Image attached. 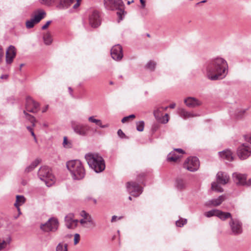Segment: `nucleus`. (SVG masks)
Masks as SVG:
<instances>
[{"instance_id":"f257e3e1","label":"nucleus","mask_w":251,"mask_h":251,"mask_svg":"<svg viewBox=\"0 0 251 251\" xmlns=\"http://www.w3.org/2000/svg\"><path fill=\"white\" fill-rule=\"evenodd\" d=\"M203 69L207 77L211 80L224 78L228 73L227 62L221 57H215L208 60L204 65Z\"/></svg>"},{"instance_id":"f03ea898","label":"nucleus","mask_w":251,"mask_h":251,"mask_svg":"<svg viewBox=\"0 0 251 251\" xmlns=\"http://www.w3.org/2000/svg\"><path fill=\"white\" fill-rule=\"evenodd\" d=\"M66 165L73 180H80L85 177V170L83 164L79 160L68 161Z\"/></svg>"},{"instance_id":"7ed1b4c3","label":"nucleus","mask_w":251,"mask_h":251,"mask_svg":"<svg viewBox=\"0 0 251 251\" xmlns=\"http://www.w3.org/2000/svg\"><path fill=\"white\" fill-rule=\"evenodd\" d=\"M85 158L90 168L96 173H100L105 169L104 160L98 154L88 153L85 155Z\"/></svg>"},{"instance_id":"20e7f679","label":"nucleus","mask_w":251,"mask_h":251,"mask_svg":"<svg viewBox=\"0 0 251 251\" xmlns=\"http://www.w3.org/2000/svg\"><path fill=\"white\" fill-rule=\"evenodd\" d=\"M104 5L105 7L111 10H117V14L119 17V21L122 20L123 16L124 15L125 5L122 0H105Z\"/></svg>"},{"instance_id":"39448f33","label":"nucleus","mask_w":251,"mask_h":251,"mask_svg":"<svg viewBox=\"0 0 251 251\" xmlns=\"http://www.w3.org/2000/svg\"><path fill=\"white\" fill-rule=\"evenodd\" d=\"M38 176L48 187L51 186L55 182V177L52 174L51 170L47 166L41 167L38 171Z\"/></svg>"},{"instance_id":"423d86ee","label":"nucleus","mask_w":251,"mask_h":251,"mask_svg":"<svg viewBox=\"0 0 251 251\" xmlns=\"http://www.w3.org/2000/svg\"><path fill=\"white\" fill-rule=\"evenodd\" d=\"M230 234L232 235H238L243 232L242 223L237 218H231L228 222Z\"/></svg>"},{"instance_id":"0eeeda50","label":"nucleus","mask_w":251,"mask_h":251,"mask_svg":"<svg viewBox=\"0 0 251 251\" xmlns=\"http://www.w3.org/2000/svg\"><path fill=\"white\" fill-rule=\"evenodd\" d=\"M58 227V221L54 218H51L48 221L40 225V229L44 232L55 231Z\"/></svg>"},{"instance_id":"6e6552de","label":"nucleus","mask_w":251,"mask_h":251,"mask_svg":"<svg viewBox=\"0 0 251 251\" xmlns=\"http://www.w3.org/2000/svg\"><path fill=\"white\" fill-rule=\"evenodd\" d=\"M71 125L72 129L76 134L82 136L87 135L89 129L88 125L82 124L75 121H71Z\"/></svg>"},{"instance_id":"1a4fd4ad","label":"nucleus","mask_w":251,"mask_h":251,"mask_svg":"<svg viewBox=\"0 0 251 251\" xmlns=\"http://www.w3.org/2000/svg\"><path fill=\"white\" fill-rule=\"evenodd\" d=\"M46 15V13L44 10H41L38 11V13L33 16L30 20L26 22V27L28 29L33 27L35 24L39 23L42 19L45 18Z\"/></svg>"},{"instance_id":"9d476101","label":"nucleus","mask_w":251,"mask_h":251,"mask_svg":"<svg viewBox=\"0 0 251 251\" xmlns=\"http://www.w3.org/2000/svg\"><path fill=\"white\" fill-rule=\"evenodd\" d=\"M183 166L190 172L196 171L200 166L199 159L197 157H189L184 162Z\"/></svg>"},{"instance_id":"9b49d317","label":"nucleus","mask_w":251,"mask_h":251,"mask_svg":"<svg viewBox=\"0 0 251 251\" xmlns=\"http://www.w3.org/2000/svg\"><path fill=\"white\" fill-rule=\"evenodd\" d=\"M126 188L128 193L133 197H137L142 193V188L135 182H127Z\"/></svg>"},{"instance_id":"f8f14e48","label":"nucleus","mask_w":251,"mask_h":251,"mask_svg":"<svg viewBox=\"0 0 251 251\" xmlns=\"http://www.w3.org/2000/svg\"><path fill=\"white\" fill-rule=\"evenodd\" d=\"M234 181L238 185L251 186V178L246 180V175L234 173L232 175Z\"/></svg>"},{"instance_id":"ddd939ff","label":"nucleus","mask_w":251,"mask_h":251,"mask_svg":"<svg viewBox=\"0 0 251 251\" xmlns=\"http://www.w3.org/2000/svg\"><path fill=\"white\" fill-rule=\"evenodd\" d=\"M251 148L246 144L240 145L237 149V153L241 160L247 159L251 155Z\"/></svg>"},{"instance_id":"4468645a","label":"nucleus","mask_w":251,"mask_h":251,"mask_svg":"<svg viewBox=\"0 0 251 251\" xmlns=\"http://www.w3.org/2000/svg\"><path fill=\"white\" fill-rule=\"evenodd\" d=\"M80 215L83 218L79 221V223L83 227H88V226H87V223H89L93 226H96V223L91 216L85 211H81L80 213Z\"/></svg>"},{"instance_id":"2eb2a0df","label":"nucleus","mask_w":251,"mask_h":251,"mask_svg":"<svg viewBox=\"0 0 251 251\" xmlns=\"http://www.w3.org/2000/svg\"><path fill=\"white\" fill-rule=\"evenodd\" d=\"M89 22L92 27H97L101 23L100 14L97 11H93L89 15Z\"/></svg>"},{"instance_id":"dca6fc26","label":"nucleus","mask_w":251,"mask_h":251,"mask_svg":"<svg viewBox=\"0 0 251 251\" xmlns=\"http://www.w3.org/2000/svg\"><path fill=\"white\" fill-rule=\"evenodd\" d=\"M39 103L35 101L30 97L26 99L25 109L31 113H36L39 110Z\"/></svg>"},{"instance_id":"f3484780","label":"nucleus","mask_w":251,"mask_h":251,"mask_svg":"<svg viewBox=\"0 0 251 251\" xmlns=\"http://www.w3.org/2000/svg\"><path fill=\"white\" fill-rule=\"evenodd\" d=\"M111 55L114 60H121L123 57L122 46L119 44L113 46L111 50Z\"/></svg>"},{"instance_id":"a211bd4d","label":"nucleus","mask_w":251,"mask_h":251,"mask_svg":"<svg viewBox=\"0 0 251 251\" xmlns=\"http://www.w3.org/2000/svg\"><path fill=\"white\" fill-rule=\"evenodd\" d=\"M66 226L68 228H74L77 225L78 220L74 219V215L73 213H69L65 218Z\"/></svg>"},{"instance_id":"6ab92c4d","label":"nucleus","mask_w":251,"mask_h":251,"mask_svg":"<svg viewBox=\"0 0 251 251\" xmlns=\"http://www.w3.org/2000/svg\"><path fill=\"white\" fill-rule=\"evenodd\" d=\"M225 200V196L221 195L218 198L211 199L206 201L204 203V205L209 207L218 206L220 205Z\"/></svg>"},{"instance_id":"aec40b11","label":"nucleus","mask_w":251,"mask_h":251,"mask_svg":"<svg viewBox=\"0 0 251 251\" xmlns=\"http://www.w3.org/2000/svg\"><path fill=\"white\" fill-rule=\"evenodd\" d=\"M16 54V49L13 46H10L6 52V62L8 64H10L15 58Z\"/></svg>"},{"instance_id":"412c9836","label":"nucleus","mask_w":251,"mask_h":251,"mask_svg":"<svg viewBox=\"0 0 251 251\" xmlns=\"http://www.w3.org/2000/svg\"><path fill=\"white\" fill-rule=\"evenodd\" d=\"M184 103L189 108H195L202 104L201 101L193 97L187 98L184 100Z\"/></svg>"},{"instance_id":"4be33fe9","label":"nucleus","mask_w":251,"mask_h":251,"mask_svg":"<svg viewBox=\"0 0 251 251\" xmlns=\"http://www.w3.org/2000/svg\"><path fill=\"white\" fill-rule=\"evenodd\" d=\"M178 114L181 118L184 119L200 116V115L199 114H196L193 112L187 111L184 108H179L178 109Z\"/></svg>"},{"instance_id":"5701e85b","label":"nucleus","mask_w":251,"mask_h":251,"mask_svg":"<svg viewBox=\"0 0 251 251\" xmlns=\"http://www.w3.org/2000/svg\"><path fill=\"white\" fill-rule=\"evenodd\" d=\"M229 179V176L225 173L219 172L217 174V180L219 184H226Z\"/></svg>"},{"instance_id":"b1692460","label":"nucleus","mask_w":251,"mask_h":251,"mask_svg":"<svg viewBox=\"0 0 251 251\" xmlns=\"http://www.w3.org/2000/svg\"><path fill=\"white\" fill-rule=\"evenodd\" d=\"M221 158L226 159L227 161H231L233 159L232 153L229 150H225L219 152Z\"/></svg>"},{"instance_id":"393cba45","label":"nucleus","mask_w":251,"mask_h":251,"mask_svg":"<svg viewBox=\"0 0 251 251\" xmlns=\"http://www.w3.org/2000/svg\"><path fill=\"white\" fill-rule=\"evenodd\" d=\"M176 187L179 190H184L186 187L185 181L181 178H177L176 180Z\"/></svg>"},{"instance_id":"a878e982","label":"nucleus","mask_w":251,"mask_h":251,"mask_svg":"<svg viewBox=\"0 0 251 251\" xmlns=\"http://www.w3.org/2000/svg\"><path fill=\"white\" fill-rule=\"evenodd\" d=\"M217 217L222 221H225L228 218H229L230 220L231 218H233L230 213L223 212L220 210L219 211Z\"/></svg>"},{"instance_id":"bb28decb","label":"nucleus","mask_w":251,"mask_h":251,"mask_svg":"<svg viewBox=\"0 0 251 251\" xmlns=\"http://www.w3.org/2000/svg\"><path fill=\"white\" fill-rule=\"evenodd\" d=\"M181 155L178 154L174 151L171 152L167 156V159L169 161L176 162Z\"/></svg>"},{"instance_id":"cd10ccee","label":"nucleus","mask_w":251,"mask_h":251,"mask_svg":"<svg viewBox=\"0 0 251 251\" xmlns=\"http://www.w3.org/2000/svg\"><path fill=\"white\" fill-rule=\"evenodd\" d=\"M25 199L23 196L17 195L16 196V202L14 203V206L17 208L18 210H20V206L25 203Z\"/></svg>"},{"instance_id":"c85d7f7f","label":"nucleus","mask_w":251,"mask_h":251,"mask_svg":"<svg viewBox=\"0 0 251 251\" xmlns=\"http://www.w3.org/2000/svg\"><path fill=\"white\" fill-rule=\"evenodd\" d=\"M40 161V160L38 159H35L28 166L26 167L25 171V172L29 173L31 172L35 168V167L37 166V165L39 164Z\"/></svg>"},{"instance_id":"c756f323","label":"nucleus","mask_w":251,"mask_h":251,"mask_svg":"<svg viewBox=\"0 0 251 251\" xmlns=\"http://www.w3.org/2000/svg\"><path fill=\"white\" fill-rule=\"evenodd\" d=\"M74 0H60L59 7L62 8H67L74 2Z\"/></svg>"},{"instance_id":"7c9ffc66","label":"nucleus","mask_w":251,"mask_h":251,"mask_svg":"<svg viewBox=\"0 0 251 251\" xmlns=\"http://www.w3.org/2000/svg\"><path fill=\"white\" fill-rule=\"evenodd\" d=\"M11 238L10 237H7L5 240H1L0 239V251L5 249L10 244Z\"/></svg>"},{"instance_id":"2f4dec72","label":"nucleus","mask_w":251,"mask_h":251,"mask_svg":"<svg viewBox=\"0 0 251 251\" xmlns=\"http://www.w3.org/2000/svg\"><path fill=\"white\" fill-rule=\"evenodd\" d=\"M56 251H68V245L63 242L59 243L56 247Z\"/></svg>"},{"instance_id":"473e14b6","label":"nucleus","mask_w":251,"mask_h":251,"mask_svg":"<svg viewBox=\"0 0 251 251\" xmlns=\"http://www.w3.org/2000/svg\"><path fill=\"white\" fill-rule=\"evenodd\" d=\"M219 210L214 209L211 210L206 212L204 213V215L208 218L216 216L217 217Z\"/></svg>"},{"instance_id":"72a5a7b5","label":"nucleus","mask_w":251,"mask_h":251,"mask_svg":"<svg viewBox=\"0 0 251 251\" xmlns=\"http://www.w3.org/2000/svg\"><path fill=\"white\" fill-rule=\"evenodd\" d=\"M211 189L218 192H223V189L216 182H213L211 184Z\"/></svg>"},{"instance_id":"f704fd0d","label":"nucleus","mask_w":251,"mask_h":251,"mask_svg":"<svg viewBox=\"0 0 251 251\" xmlns=\"http://www.w3.org/2000/svg\"><path fill=\"white\" fill-rule=\"evenodd\" d=\"M43 39L45 44L47 45H50L52 42V39L49 33L45 34L43 36Z\"/></svg>"},{"instance_id":"c9c22d12","label":"nucleus","mask_w":251,"mask_h":251,"mask_svg":"<svg viewBox=\"0 0 251 251\" xmlns=\"http://www.w3.org/2000/svg\"><path fill=\"white\" fill-rule=\"evenodd\" d=\"M156 67V63L153 61H150L146 65V68L151 71H153Z\"/></svg>"},{"instance_id":"e433bc0d","label":"nucleus","mask_w":251,"mask_h":251,"mask_svg":"<svg viewBox=\"0 0 251 251\" xmlns=\"http://www.w3.org/2000/svg\"><path fill=\"white\" fill-rule=\"evenodd\" d=\"M24 113L25 115L26 118L28 120H29L31 123L32 124V126H35V118L33 116L27 113L25 110L24 111Z\"/></svg>"},{"instance_id":"4c0bfd02","label":"nucleus","mask_w":251,"mask_h":251,"mask_svg":"<svg viewBox=\"0 0 251 251\" xmlns=\"http://www.w3.org/2000/svg\"><path fill=\"white\" fill-rule=\"evenodd\" d=\"M153 115L157 120L160 121V120H161L160 117L162 116V113L160 110V108H157L154 110Z\"/></svg>"},{"instance_id":"58836bf2","label":"nucleus","mask_w":251,"mask_h":251,"mask_svg":"<svg viewBox=\"0 0 251 251\" xmlns=\"http://www.w3.org/2000/svg\"><path fill=\"white\" fill-rule=\"evenodd\" d=\"M144 122L142 121L136 123V129L139 131H143L144 128Z\"/></svg>"},{"instance_id":"ea45409f","label":"nucleus","mask_w":251,"mask_h":251,"mask_svg":"<svg viewBox=\"0 0 251 251\" xmlns=\"http://www.w3.org/2000/svg\"><path fill=\"white\" fill-rule=\"evenodd\" d=\"M246 111H247V109H241V110H239L236 113V115H235L237 119L242 118L244 116V115L246 112Z\"/></svg>"},{"instance_id":"a19ab883","label":"nucleus","mask_w":251,"mask_h":251,"mask_svg":"<svg viewBox=\"0 0 251 251\" xmlns=\"http://www.w3.org/2000/svg\"><path fill=\"white\" fill-rule=\"evenodd\" d=\"M63 147L66 148H70L72 146L71 142L68 140L67 137L66 136H65L63 138Z\"/></svg>"},{"instance_id":"79ce46f5","label":"nucleus","mask_w":251,"mask_h":251,"mask_svg":"<svg viewBox=\"0 0 251 251\" xmlns=\"http://www.w3.org/2000/svg\"><path fill=\"white\" fill-rule=\"evenodd\" d=\"M88 121L90 122L95 123L96 125L99 126L100 125V123L101 120L96 119L94 118V116H91L88 118Z\"/></svg>"},{"instance_id":"37998d69","label":"nucleus","mask_w":251,"mask_h":251,"mask_svg":"<svg viewBox=\"0 0 251 251\" xmlns=\"http://www.w3.org/2000/svg\"><path fill=\"white\" fill-rule=\"evenodd\" d=\"M186 222H187L186 219H182V220H179L176 221V226H179V227H181L183 226H184L186 223Z\"/></svg>"},{"instance_id":"c03bdc74","label":"nucleus","mask_w":251,"mask_h":251,"mask_svg":"<svg viewBox=\"0 0 251 251\" xmlns=\"http://www.w3.org/2000/svg\"><path fill=\"white\" fill-rule=\"evenodd\" d=\"M55 0H40V1L42 4L49 5L53 2Z\"/></svg>"},{"instance_id":"a18cd8bd","label":"nucleus","mask_w":251,"mask_h":251,"mask_svg":"<svg viewBox=\"0 0 251 251\" xmlns=\"http://www.w3.org/2000/svg\"><path fill=\"white\" fill-rule=\"evenodd\" d=\"M26 128L31 133V134L33 137L35 141L36 142H37V140L36 139L35 134L34 132H33V129L30 126H27Z\"/></svg>"},{"instance_id":"49530a36","label":"nucleus","mask_w":251,"mask_h":251,"mask_svg":"<svg viewBox=\"0 0 251 251\" xmlns=\"http://www.w3.org/2000/svg\"><path fill=\"white\" fill-rule=\"evenodd\" d=\"M168 117L169 115L168 114H166L164 116H163L162 119L160 120V122L162 123L166 124L168 122Z\"/></svg>"},{"instance_id":"de8ad7c7","label":"nucleus","mask_w":251,"mask_h":251,"mask_svg":"<svg viewBox=\"0 0 251 251\" xmlns=\"http://www.w3.org/2000/svg\"><path fill=\"white\" fill-rule=\"evenodd\" d=\"M80 240V235L78 233H75L74 235V244L76 245Z\"/></svg>"},{"instance_id":"09e8293b","label":"nucleus","mask_w":251,"mask_h":251,"mask_svg":"<svg viewBox=\"0 0 251 251\" xmlns=\"http://www.w3.org/2000/svg\"><path fill=\"white\" fill-rule=\"evenodd\" d=\"M117 134H118V136L122 139L125 138L126 137L125 133L123 132V131L121 129H120L118 130Z\"/></svg>"},{"instance_id":"8fccbe9b","label":"nucleus","mask_w":251,"mask_h":251,"mask_svg":"<svg viewBox=\"0 0 251 251\" xmlns=\"http://www.w3.org/2000/svg\"><path fill=\"white\" fill-rule=\"evenodd\" d=\"M174 151L178 154H183L185 152L184 151L181 149H175Z\"/></svg>"},{"instance_id":"3c124183","label":"nucleus","mask_w":251,"mask_h":251,"mask_svg":"<svg viewBox=\"0 0 251 251\" xmlns=\"http://www.w3.org/2000/svg\"><path fill=\"white\" fill-rule=\"evenodd\" d=\"M51 23V21H49L48 22H47V23H46V24L45 25H44L42 27V29L43 30H45L46 29V28H48V26L50 25V24Z\"/></svg>"},{"instance_id":"603ef678","label":"nucleus","mask_w":251,"mask_h":251,"mask_svg":"<svg viewBox=\"0 0 251 251\" xmlns=\"http://www.w3.org/2000/svg\"><path fill=\"white\" fill-rule=\"evenodd\" d=\"M245 139L247 142H250L251 144V135L245 136Z\"/></svg>"},{"instance_id":"864d4df0","label":"nucleus","mask_w":251,"mask_h":251,"mask_svg":"<svg viewBox=\"0 0 251 251\" xmlns=\"http://www.w3.org/2000/svg\"><path fill=\"white\" fill-rule=\"evenodd\" d=\"M99 126H100L101 128H106V127H107L109 126V125L108 124H106V125H103L102 124L101 121H100V125H99Z\"/></svg>"},{"instance_id":"5fc2aeb1","label":"nucleus","mask_w":251,"mask_h":251,"mask_svg":"<svg viewBox=\"0 0 251 251\" xmlns=\"http://www.w3.org/2000/svg\"><path fill=\"white\" fill-rule=\"evenodd\" d=\"M118 218L117 216H115V215H114L112 217V218H111V222L112 223L113 222H115L117 219Z\"/></svg>"},{"instance_id":"6e6d98bb","label":"nucleus","mask_w":251,"mask_h":251,"mask_svg":"<svg viewBox=\"0 0 251 251\" xmlns=\"http://www.w3.org/2000/svg\"><path fill=\"white\" fill-rule=\"evenodd\" d=\"M8 75L6 74L2 75L0 76L1 79H6L8 78Z\"/></svg>"},{"instance_id":"4d7b16f0","label":"nucleus","mask_w":251,"mask_h":251,"mask_svg":"<svg viewBox=\"0 0 251 251\" xmlns=\"http://www.w3.org/2000/svg\"><path fill=\"white\" fill-rule=\"evenodd\" d=\"M128 119H128V117H127V116H126V117H124V118L122 119V122L123 123H126V122H127V121H128Z\"/></svg>"},{"instance_id":"13d9d810","label":"nucleus","mask_w":251,"mask_h":251,"mask_svg":"<svg viewBox=\"0 0 251 251\" xmlns=\"http://www.w3.org/2000/svg\"><path fill=\"white\" fill-rule=\"evenodd\" d=\"M140 1L142 4V7L144 8L146 6L145 0H140Z\"/></svg>"},{"instance_id":"bf43d9fd","label":"nucleus","mask_w":251,"mask_h":251,"mask_svg":"<svg viewBox=\"0 0 251 251\" xmlns=\"http://www.w3.org/2000/svg\"><path fill=\"white\" fill-rule=\"evenodd\" d=\"M3 52L2 50V49L0 48V62L1 61V57L3 55Z\"/></svg>"},{"instance_id":"052dcab7","label":"nucleus","mask_w":251,"mask_h":251,"mask_svg":"<svg viewBox=\"0 0 251 251\" xmlns=\"http://www.w3.org/2000/svg\"><path fill=\"white\" fill-rule=\"evenodd\" d=\"M79 5V3L78 1H77L73 6L74 8H76Z\"/></svg>"},{"instance_id":"680f3d73","label":"nucleus","mask_w":251,"mask_h":251,"mask_svg":"<svg viewBox=\"0 0 251 251\" xmlns=\"http://www.w3.org/2000/svg\"><path fill=\"white\" fill-rule=\"evenodd\" d=\"M175 106H176V104H175V103H173L169 105V107L170 108H172V109H173V108H174L175 107Z\"/></svg>"},{"instance_id":"e2e57ef3","label":"nucleus","mask_w":251,"mask_h":251,"mask_svg":"<svg viewBox=\"0 0 251 251\" xmlns=\"http://www.w3.org/2000/svg\"><path fill=\"white\" fill-rule=\"evenodd\" d=\"M206 2V0H202V1H200V2H199L197 3H196V5H199L200 3H205V2Z\"/></svg>"},{"instance_id":"0e129e2a","label":"nucleus","mask_w":251,"mask_h":251,"mask_svg":"<svg viewBox=\"0 0 251 251\" xmlns=\"http://www.w3.org/2000/svg\"><path fill=\"white\" fill-rule=\"evenodd\" d=\"M127 117H128V119H130V118H134L135 117V115L134 114H131L128 116H127Z\"/></svg>"},{"instance_id":"69168bd1","label":"nucleus","mask_w":251,"mask_h":251,"mask_svg":"<svg viewBox=\"0 0 251 251\" xmlns=\"http://www.w3.org/2000/svg\"><path fill=\"white\" fill-rule=\"evenodd\" d=\"M68 89H69V91L70 92V94L71 95H73V94H72L73 90H72V89L71 87H69Z\"/></svg>"},{"instance_id":"338daca9","label":"nucleus","mask_w":251,"mask_h":251,"mask_svg":"<svg viewBox=\"0 0 251 251\" xmlns=\"http://www.w3.org/2000/svg\"><path fill=\"white\" fill-rule=\"evenodd\" d=\"M168 107H161V108L163 109L164 110H166L167 109Z\"/></svg>"},{"instance_id":"774afa93","label":"nucleus","mask_w":251,"mask_h":251,"mask_svg":"<svg viewBox=\"0 0 251 251\" xmlns=\"http://www.w3.org/2000/svg\"><path fill=\"white\" fill-rule=\"evenodd\" d=\"M133 2V0H132L131 1H128L127 2V4H130L131 3H132V2Z\"/></svg>"}]
</instances>
